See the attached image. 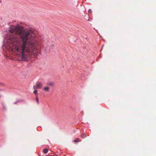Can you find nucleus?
<instances>
[{"label": "nucleus", "instance_id": "f257e3e1", "mask_svg": "<svg viewBox=\"0 0 156 156\" xmlns=\"http://www.w3.org/2000/svg\"><path fill=\"white\" fill-rule=\"evenodd\" d=\"M9 31L11 34L15 32L16 34L20 36L23 43L20 48L23 61H27L28 58L32 57L33 55L37 56L38 55L37 52H34L37 50L36 44L29 41V37L34 34V31L31 29L25 30L23 26L18 24L16 26H11ZM7 38L12 43L16 42L18 39L16 35L12 34L9 35Z\"/></svg>", "mask_w": 156, "mask_h": 156}, {"label": "nucleus", "instance_id": "f03ea898", "mask_svg": "<svg viewBox=\"0 0 156 156\" xmlns=\"http://www.w3.org/2000/svg\"><path fill=\"white\" fill-rule=\"evenodd\" d=\"M36 85L38 89H40L42 87V84L40 82L37 81L36 83Z\"/></svg>", "mask_w": 156, "mask_h": 156}, {"label": "nucleus", "instance_id": "7ed1b4c3", "mask_svg": "<svg viewBox=\"0 0 156 156\" xmlns=\"http://www.w3.org/2000/svg\"><path fill=\"white\" fill-rule=\"evenodd\" d=\"M48 150L47 148H45L43 149V152L44 154H46L48 153Z\"/></svg>", "mask_w": 156, "mask_h": 156}, {"label": "nucleus", "instance_id": "20e7f679", "mask_svg": "<svg viewBox=\"0 0 156 156\" xmlns=\"http://www.w3.org/2000/svg\"><path fill=\"white\" fill-rule=\"evenodd\" d=\"M24 101V100H19V99H18L17 100V101L14 102V104L15 105L16 104H17L18 102H20V101Z\"/></svg>", "mask_w": 156, "mask_h": 156}, {"label": "nucleus", "instance_id": "39448f33", "mask_svg": "<svg viewBox=\"0 0 156 156\" xmlns=\"http://www.w3.org/2000/svg\"><path fill=\"white\" fill-rule=\"evenodd\" d=\"M49 89V87H44L43 89L46 91H48Z\"/></svg>", "mask_w": 156, "mask_h": 156}, {"label": "nucleus", "instance_id": "423d86ee", "mask_svg": "<svg viewBox=\"0 0 156 156\" xmlns=\"http://www.w3.org/2000/svg\"><path fill=\"white\" fill-rule=\"evenodd\" d=\"M81 137L83 138H84L86 137V136L85 133H83L81 134Z\"/></svg>", "mask_w": 156, "mask_h": 156}, {"label": "nucleus", "instance_id": "0eeeda50", "mask_svg": "<svg viewBox=\"0 0 156 156\" xmlns=\"http://www.w3.org/2000/svg\"><path fill=\"white\" fill-rule=\"evenodd\" d=\"M36 100V101L37 104L39 103V100H38V98L37 95H36V98H35Z\"/></svg>", "mask_w": 156, "mask_h": 156}, {"label": "nucleus", "instance_id": "6e6552de", "mask_svg": "<svg viewBox=\"0 0 156 156\" xmlns=\"http://www.w3.org/2000/svg\"><path fill=\"white\" fill-rule=\"evenodd\" d=\"M2 106L3 107V110H5L6 109V108L4 105V104L3 103H2Z\"/></svg>", "mask_w": 156, "mask_h": 156}, {"label": "nucleus", "instance_id": "1a4fd4ad", "mask_svg": "<svg viewBox=\"0 0 156 156\" xmlns=\"http://www.w3.org/2000/svg\"><path fill=\"white\" fill-rule=\"evenodd\" d=\"M37 91L36 90H35L33 92V93L36 95H37Z\"/></svg>", "mask_w": 156, "mask_h": 156}, {"label": "nucleus", "instance_id": "9d476101", "mask_svg": "<svg viewBox=\"0 0 156 156\" xmlns=\"http://www.w3.org/2000/svg\"><path fill=\"white\" fill-rule=\"evenodd\" d=\"M53 82H50L48 84V85L49 86H51L53 85Z\"/></svg>", "mask_w": 156, "mask_h": 156}, {"label": "nucleus", "instance_id": "9b49d317", "mask_svg": "<svg viewBox=\"0 0 156 156\" xmlns=\"http://www.w3.org/2000/svg\"><path fill=\"white\" fill-rule=\"evenodd\" d=\"M88 12L89 13H92V10H91V9H89L88 11Z\"/></svg>", "mask_w": 156, "mask_h": 156}, {"label": "nucleus", "instance_id": "f8f14e48", "mask_svg": "<svg viewBox=\"0 0 156 156\" xmlns=\"http://www.w3.org/2000/svg\"><path fill=\"white\" fill-rule=\"evenodd\" d=\"M33 88H34V89L35 90H36V89H38L37 88V87L36 85L35 86V85H34L33 86Z\"/></svg>", "mask_w": 156, "mask_h": 156}, {"label": "nucleus", "instance_id": "ddd939ff", "mask_svg": "<svg viewBox=\"0 0 156 156\" xmlns=\"http://www.w3.org/2000/svg\"><path fill=\"white\" fill-rule=\"evenodd\" d=\"M74 142H78V141L77 140H73V141Z\"/></svg>", "mask_w": 156, "mask_h": 156}, {"label": "nucleus", "instance_id": "4468645a", "mask_svg": "<svg viewBox=\"0 0 156 156\" xmlns=\"http://www.w3.org/2000/svg\"><path fill=\"white\" fill-rule=\"evenodd\" d=\"M44 48V46L43 45H42L41 47V48Z\"/></svg>", "mask_w": 156, "mask_h": 156}, {"label": "nucleus", "instance_id": "2eb2a0df", "mask_svg": "<svg viewBox=\"0 0 156 156\" xmlns=\"http://www.w3.org/2000/svg\"><path fill=\"white\" fill-rule=\"evenodd\" d=\"M2 2V1L1 0H0V3H1Z\"/></svg>", "mask_w": 156, "mask_h": 156}, {"label": "nucleus", "instance_id": "dca6fc26", "mask_svg": "<svg viewBox=\"0 0 156 156\" xmlns=\"http://www.w3.org/2000/svg\"><path fill=\"white\" fill-rule=\"evenodd\" d=\"M88 20V21H90V19L89 18Z\"/></svg>", "mask_w": 156, "mask_h": 156}, {"label": "nucleus", "instance_id": "f3484780", "mask_svg": "<svg viewBox=\"0 0 156 156\" xmlns=\"http://www.w3.org/2000/svg\"><path fill=\"white\" fill-rule=\"evenodd\" d=\"M82 112V113L83 114V111Z\"/></svg>", "mask_w": 156, "mask_h": 156}, {"label": "nucleus", "instance_id": "a211bd4d", "mask_svg": "<svg viewBox=\"0 0 156 156\" xmlns=\"http://www.w3.org/2000/svg\"><path fill=\"white\" fill-rule=\"evenodd\" d=\"M1 91V90L0 89V91Z\"/></svg>", "mask_w": 156, "mask_h": 156}, {"label": "nucleus", "instance_id": "6ab92c4d", "mask_svg": "<svg viewBox=\"0 0 156 156\" xmlns=\"http://www.w3.org/2000/svg\"><path fill=\"white\" fill-rule=\"evenodd\" d=\"M1 95H0V98H1Z\"/></svg>", "mask_w": 156, "mask_h": 156}]
</instances>
